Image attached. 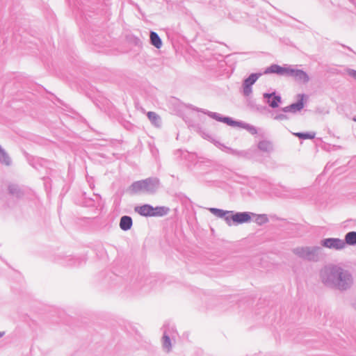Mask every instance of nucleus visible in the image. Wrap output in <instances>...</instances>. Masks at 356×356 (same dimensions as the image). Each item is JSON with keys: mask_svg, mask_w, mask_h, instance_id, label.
<instances>
[{"mask_svg": "<svg viewBox=\"0 0 356 356\" xmlns=\"http://www.w3.org/2000/svg\"><path fill=\"white\" fill-rule=\"evenodd\" d=\"M291 65H284L282 66L277 64H272L269 67H266L264 73L265 74H275L279 76L288 77Z\"/></svg>", "mask_w": 356, "mask_h": 356, "instance_id": "obj_10", "label": "nucleus"}, {"mask_svg": "<svg viewBox=\"0 0 356 356\" xmlns=\"http://www.w3.org/2000/svg\"><path fill=\"white\" fill-rule=\"evenodd\" d=\"M258 149L264 152L270 153L273 150V145L270 141L263 140L258 143Z\"/></svg>", "mask_w": 356, "mask_h": 356, "instance_id": "obj_17", "label": "nucleus"}, {"mask_svg": "<svg viewBox=\"0 0 356 356\" xmlns=\"http://www.w3.org/2000/svg\"><path fill=\"white\" fill-rule=\"evenodd\" d=\"M231 211L232 213H230L229 216L225 218V222L228 226L248 222L251 220L252 216L254 215V213L248 211Z\"/></svg>", "mask_w": 356, "mask_h": 356, "instance_id": "obj_4", "label": "nucleus"}, {"mask_svg": "<svg viewBox=\"0 0 356 356\" xmlns=\"http://www.w3.org/2000/svg\"><path fill=\"white\" fill-rule=\"evenodd\" d=\"M261 76V73H252L248 76V77L243 80L242 84V92L245 97H249L252 94V86Z\"/></svg>", "mask_w": 356, "mask_h": 356, "instance_id": "obj_6", "label": "nucleus"}, {"mask_svg": "<svg viewBox=\"0 0 356 356\" xmlns=\"http://www.w3.org/2000/svg\"><path fill=\"white\" fill-rule=\"evenodd\" d=\"M321 245L323 247L336 250H343L346 247L344 241L338 238H323L321 241Z\"/></svg>", "mask_w": 356, "mask_h": 356, "instance_id": "obj_7", "label": "nucleus"}, {"mask_svg": "<svg viewBox=\"0 0 356 356\" xmlns=\"http://www.w3.org/2000/svg\"><path fill=\"white\" fill-rule=\"evenodd\" d=\"M264 102L272 108H276L282 102V97L277 95L275 91L272 92H264L263 94Z\"/></svg>", "mask_w": 356, "mask_h": 356, "instance_id": "obj_11", "label": "nucleus"}, {"mask_svg": "<svg viewBox=\"0 0 356 356\" xmlns=\"http://www.w3.org/2000/svg\"><path fill=\"white\" fill-rule=\"evenodd\" d=\"M294 254L308 261H318L322 257L323 250L319 246L296 247L292 250Z\"/></svg>", "mask_w": 356, "mask_h": 356, "instance_id": "obj_3", "label": "nucleus"}, {"mask_svg": "<svg viewBox=\"0 0 356 356\" xmlns=\"http://www.w3.org/2000/svg\"><path fill=\"white\" fill-rule=\"evenodd\" d=\"M133 225L132 218L129 216H123L120 220V227L123 231L129 230Z\"/></svg>", "mask_w": 356, "mask_h": 356, "instance_id": "obj_15", "label": "nucleus"}, {"mask_svg": "<svg viewBox=\"0 0 356 356\" xmlns=\"http://www.w3.org/2000/svg\"><path fill=\"white\" fill-rule=\"evenodd\" d=\"M148 119L156 127H159L161 125V119L160 116L153 111H149L147 114Z\"/></svg>", "mask_w": 356, "mask_h": 356, "instance_id": "obj_20", "label": "nucleus"}, {"mask_svg": "<svg viewBox=\"0 0 356 356\" xmlns=\"http://www.w3.org/2000/svg\"><path fill=\"white\" fill-rule=\"evenodd\" d=\"M67 260V265L69 266H76V265H80L81 263L80 258H75L71 256H68L66 258Z\"/></svg>", "mask_w": 356, "mask_h": 356, "instance_id": "obj_28", "label": "nucleus"}, {"mask_svg": "<svg viewBox=\"0 0 356 356\" xmlns=\"http://www.w3.org/2000/svg\"><path fill=\"white\" fill-rule=\"evenodd\" d=\"M344 243H346V245H356V232L351 231L348 232L345 235Z\"/></svg>", "mask_w": 356, "mask_h": 356, "instance_id": "obj_22", "label": "nucleus"}, {"mask_svg": "<svg viewBox=\"0 0 356 356\" xmlns=\"http://www.w3.org/2000/svg\"><path fill=\"white\" fill-rule=\"evenodd\" d=\"M236 122L237 123L235 124V126H238L246 129L252 135H255L257 134V129L254 126L248 123L243 122L241 121H236Z\"/></svg>", "mask_w": 356, "mask_h": 356, "instance_id": "obj_23", "label": "nucleus"}, {"mask_svg": "<svg viewBox=\"0 0 356 356\" xmlns=\"http://www.w3.org/2000/svg\"><path fill=\"white\" fill-rule=\"evenodd\" d=\"M12 161L8 153L0 145V163L2 165L10 166Z\"/></svg>", "mask_w": 356, "mask_h": 356, "instance_id": "obj_21", "label": "nucleus"}, {"mask_svg": "<svg viewBox=\"0 0 356 356\" xmlns=\"http://www.w3.org/2000/svg\"><path fill=\"white\" fill-rule=\"evenodd\" d=\"M254 217V221L259 225H262L268 222V218L266 214H255L252 216Z\"/></svg>", "mask_w": 356, "mask_h": 356, "instance_id": "obj_25", "label": "nucleus"}, {"mask_svg": "<svg viewBox=\"0 0 356 356\" xmlns=\"http://www.w3.org/2000/svg\"><path fill=\"white\" fill-rule=\"evenodd\" d=\"M160 181L156 177H149L147 179L134 181L128 188V192L131 194L145 193L149 194L154 193L159 188Z\"/></svg>", "mask_w": 356, "mask_h": 356, "instance_id": "obj_2", "label": "nucleus"}, {"mask_svg": "<svg viewBox=\"0 0 356 356\" xmlns=\"http://www.w3.org/2000/svg\"><path fill=\"white\" fill-rule=\"evenodd\" d=\"M209 210L214 216L220 218H224L225 220V218L229 216L230 213H232L231 211H225L218 208H209Z\"/></svg>", "mask_w": 356, "mask_h": 356, "instance_id": "obj_19", "label": "nucleus"}, {"mask_svg": "<svg viewBox=\"0 0 356 356\" xmlns=\"http://www.w3.org/2000/svg\"><path fill=\"white\" fill-rule=\"evenodd\" d=\"M162 344L163 348L165 349L167 352L170 351L171 349V340L170 339V337L167 334L166 331H164L163 335L162 337Z\"/></svg>", "mask_w": 356, "mask_h": 356, "instance_id": "obj_26", "label": "nucleus"}, {"mask_svg": "<svg viewBox=\"0 0 356 356\" xmlns=\"http://www.w3.org/2000/svg\"><path fill=\"white\" fill-rule=\"evenodd\" d=\"M248 104L252 109H254L257 111H259L262 108L261 106L257 105L254 101L252 99L248 100Z\"/></svg>", "mask_w": 356, "mask_h": 356, "instance_id": "obj_29", "label": "nucleus"}, {"mask_svg": "<svg viewBox=\"0 0 356 356\" xmlns=\"http://www.w3.org/2000/svg\"><path fill=\"white\" fill-rule=\"evenodd\" d=\"M135 211L142 216H150L152 217V211H153V207L150 204H143L141 206H137L134 209Z\"/></svg>", "mask_w": 356, "mask_h": 356, "instance_id": "obj_13", "label": "nucleus"}, {"mask_svg": "<svg viewBox=\"0 0 356 356\" xmlns=\"http://www.w3.org/2000/svg\"><path fill=\"white\" fill-rule=\"evenodd\" d=\"M9 194L12 195L13 197H16L17 199H20L24 195L23 191L19 188V186L10 184L8 187Z\"/></svg>", "mask_w": 356, "mask_h": 356, "instance_id": "obj_14", "label": "nucleus"}, {"mask_svg": "<svg viewBox=\"0 0 356 356\" xmlns=\"http://www.w3.org/2000/svg\"><path fill=\"white\" fill-rule=\"evenodd\" d=\"M5 334L4 332H0V338H1Z\"/></svg>", "mask_w": 356, "mask_h": 356, "instance_id": "obj_33", "label": "nucleus"}, {"mask_svg": "<svg viewBox=\"0 0 356 356\" xmlns=\"http://www.w3.org/2000/svg\"><path fill=\"white\" fill-rule=\"evenodd\" d=\"M321 282L327 287L345 291L353 284L351 274L337 265H327L320 271Z\"/></svg>", "mask_w": 356, "mask_h": 356, "instance_id": "obj_1", "label": "nucleus"}, {"mask_svg": "<svg viewBox=\"0 0 356 356\" xmlns=\"http://www.w3.org/2000/svg\"><path fill=\"white\" fill-rule=\"evenodd\" d=\"M217 147L220 148L222 150L227 152L229 154L232 155L239 156V157H248V152L244 150H237L232 149L231 147H228L220 143H217L216 145Z\"/></svg>", "mask_w": 356, "mask_h": 356, "instance_id": "obj_12", "label": "nucleus"}, {"mask_svg": "<svg viewBox=\"0 0 356 356\" xmlns=\"http://www.w3.org/2000/svg\"><path fill=\"white\" fill-rule=\"evenodd\" d=\"M170 209L163 206L153 207L152 216H164L168 213Z\"/></svg>", "mask_w": 356, "mask_h": 356, "instance_id": "obj_18", "label": "nucleus"}, {"mask_svg": "<svg viewBox=\"0 0 356 356\" xmlns=\"http://www.w3.org/2000/svg\"><path fill=\"white\" fill-rule=\"evenodd\" d=\"M353 307L355 309H356V302L353 305Z\"/></svg>", "mask_w": 356, "mask_h": 356, "instance_id": "obj_34", "label": "nucleus"}, {"mask_svg": "<svg viewBox=\"0 0 356 356\" xmlns=\"http://www.w3.org/2000/svg\"><path fill=\"white\" fill-rule=\"evenodd\" d=\"M288 77L301 84L307 83L310 79L308 74L302 70L298 69L296 65H291Z\"/></svg>", "mask_w": 356, "mask_h": 356, "instance_id": "obj_5", "label": "nucleus"}, {"mask_svg": "<svg viewBox=\"0 0 356 356\" xmlns=\"http://www.w3.org/2000/svg\"><path fill=\"white\" fill-rule=\"evenodd\" d=\"M306 97L305 94H298V101L295 103H293L287 106L282 107L280 108V111H282L283 113H296L300 112L304 108V99Z\"/></svg>", "mask_w": 356, "mask_h": 356, "instance_id": "obj_8", "label": "nucleus"}, {"mask_svg": "<svg viewBox=\"0 0 356 356\" xmlns=\"http://www.w3.org/2000/svg\"><path fill=\"white\" fill-rule=\"evenodd\" d=\"M279 111H280L279 110L278 111H270V118L277 121H284L289 119V116L285 114L286 113H279Z\"/></svg>", "mask_w": 356, "mask_h": 356, "instance_id": "obj_24", "label": "nucleus"}, {"mask_svg": "<svg viewBox=\"0 0 356 356\" xmlns=\"http://www.w3.org/2000/svg\"><path fill=\"white\" fill-rule=\"evenodd\" d=\"M296 137L302 140L314 139L316 134L314 132H297L294 133Z\"/></svg>", "mask_w": 356, "mask_h": 356, "instance_id": "obj_27", "label": "nucleus"}, {"mask_svg": "<svg viewBox=\"0 0 356 356\" xmlns=\"http://www.w3.org/2000/svg\"><path fill=\"white\" fill-rule=\"evenodd\" d=\"M353 120V121L356 122V116H354Z\"/></svg>", "mask_w": 356, "mask_h": 356, "instance_id": "obj_35", "label": "nucleus"}, {"mask_svg": "<svg viewBox=\"0 0 356 356\" xmlns=\"http://www.w3.org/2000/svg\"><path fill=\"white\" fill-rule=\"evenodd\" d=\"M346 73L352 77L353 79L356 80V70L350 68H346L345 70Z\"/></svg>", "mask_w": 356, "mask_h": 356, "instance_id": "obj_30", "label": "nucleus"}, {"mask_svg": "<svg viewBox=\"0 0 356 356\" xmlns=\"http://www.w3.org/2000/svg\"><path fill=\"white\" fill-rule=\"evenodd\" d=\"M152 277H147L145 279V281H144V286L145 285H148V284H152Z\"/></svg>", "mask_w": 356, "mask_h": 356, "instance_id": "obj_32", "label": "nucleus"}, {"mask_svg": "<svg viewBox=\"0 0 356 356\" xmlns=\"http://www.w3.org/2000/svg\"><path fill=\"white\" fill-rule=\"evenodd\" d=\"M150 44L156 49H160L162 46V40L157 33L151 31L149 33Z\"/></svg>", "mask_w": 356, "mask_h": 356, "instance_id": "obj_16", "label": "nucleus"}, {"mask_svg": "<svg viewBox=\"0 0 356 356\" xmlns=\"http://www.w3.org/2000/svg\"><path fill=\"white\" fill-rule=\"evenodd\" d=\"M239 178L241 179V180H235V181L245 184H247L249 180V178L247 177H239Z\"/></svg>", "mask_w": 356, "mask_h": 356, "instance_id": "obj_31", "label": "nucleus"}, {"mask_svg": "<svg viewBox=\"0 0 356 356\" xmlns=\"http://www.w3.org/2000/svg\"><path fill=\"white\" fill-rule=\"evenodd\" d=\"M196 111L198 112H201L204 114L207 115L210 118L221 122H224L229 126H235V124L237 123L236 121L234 120L232 118L229 117H225L222 116L220 114L216 113V112H211L203 108H195Z\"/></svg>", "mask_w": 356, "mask_h": 356, "instance_id": "obj_9", "label": "nucleus"}]
</instances>
